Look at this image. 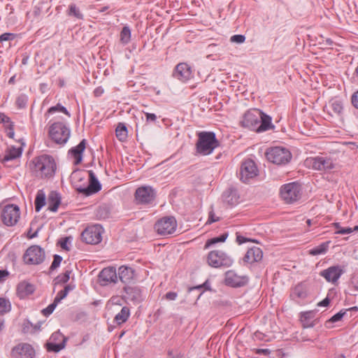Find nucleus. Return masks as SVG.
Returning <instances> with one entry per match:
<instances>
[{
	"mask_svg": "<svg viewBox=\"0 0 358 358\" xmlns=\"http://www.w3.org/2000/svg\"><path fill=\"white\" fill-rule=\"evenodd\" d=\"M240 124L241 127L258 133L274 127L271 117L259 109H251L245 113Z\"/></svg>",
	"mask_w": 358,
	"mask_h": 358,
	"instance_id": "f257e3e1",
	"label": "nucleus"
},
{
	"mask_svg": "<svg viewBox=\"0 0 358 358\" xmlns=\"http://www.w3.org/2000/svg\"><path fill=\"white\" fill-rule=\"evenodd\" d=\"M32 171L36 177L50 178L52 177L57 169L56 163L52 156L43 155L35 157L32 161Z\"/></svg>",
	"mask_w": 358,
	"mask_h": 358,
	"instance_id": "f03ea898",
	"label": "nucleus"
},
{
	"mask_svg": "<svg viewBox=\"0 0 358 358\" xmlns=\"http://www.w3.org/2000/svg\"><path fill=\"white\" fill-rule=\"evenodd\" d=\"M197 136L196 150L201 155H208L220 146V142L213 131H201Z\"/></svg>",
	"mask_w": 358,
	"mask_h": 358,
	"instance_id": "7ed1b4c3",
	"label": "nucleus"
},
{
	"mask_svg": "<svg viewBox=\"0 0 358 358\" xmlns=\"http://www.w3.org/2000/svg\"><path fill=\"white\" fill-rule=\"evenodd\" d=\"M266 159L277 165H285L292 159L290 151L283 147H273L267 149L266 153Z\"/></svg>",
	"mask_w": 358,
	"mask_h": 358,
	"instance_id": "20e7f679",
	"label": "nucleus"
},
{
	"mask_svg": "<svg viewBox=\"0 0 358 358\" xmlns=\"http://www.w3.org/2000/svg\"><path fill=\"white\" fill-rule=\"evenodd\" d=\"M280 196L286 203H293L301 197V187L296 182L283 185L280 190Z\"/></svg>",
	"mask_w": 358,
	"mask_h": 358,
	"instance_id": "39448f33",
	"label": "nucleus"
},
{
	"mask_svg": "<svg viewBox=\"0 0 358 358\" xmlns=\"http://www.w3.org/2000/svg\"><path fill=\"white\" fill-rule=\"evenodd\" d=\"M49 136L57 144H64L70 136V129L62 122H54L49 129Z\"/></svg>",
	"mask_w": 358,
	"mask_h": 358,
	"instance_id": "423d86ee",
	"label": "nucleus"
},
{
	"mask_svg": "<svg viewBox=\"0 0 358 358\" xmlns=\"http://www.w3.org/2000/svg\"><path fill=\"white\" fill-rule=\"evenodd\" d=\"M45 258V250L37 245L29 247L23 255L24 264L28 265H38L42 264Z\"/></svg>",
	"mask_w": 358,
	"mask_h": 358,
	"instance_id": "0eeeda50",
	"label": "nucleus"
},
{
	"mask_svg": "<svg viewBox=\"0 0 358 358\" xmlns=\"http://www.w3.org/2000/svg\"><path fill=\"white\" fill-rule=\"evenodd\" d=\"M232 258L222 250L210 251L207 256V262L213 268L229 267L233 264Z\"/></svg>",
	"mask_w": 358,
	"mask_h": 358,
	"instance_id": "6e6552de",
	"label": "nucleus"
},
{
	"mask_svg": "<svg viewBox=\"0 0 358 358\" xmlns=\"http://www.w3.org/2000/svg\"><path fill=\"white\" fill-rule=\"evenodd\" d=\"M103 229L100 224H94L87 227L80 235L83 242L87 244L96 245L102 240Z\"/></svg>",
	"mask_w": 358,
	"mask_h": 358,
	"instance_id": "1a4fd4ad",
	"label": "nucleus"
},
{
	"mask_svg": "<svg viewBox=\"0 0 358 358\" xmlns=\"http://www.w3.org/2000/svg\"><path fill=\"white\" fill-rule=\"evenodd\" d=\"M20 217V208L15 204H8L1 211V220L5 225L8 227L15 225Z\"/></svg>",
	"mask_w": 358,
	"mask_h": 358,
	"instance_id": "9d476101",
	"label": "nucleus"
},
{
	"mask_svg": "<svg viewBox=\"0 0 358 358\" xmlns=\"http://www.w3.org/2000/svg\"><path fill=\"white\" fill-rule=\"evenodd\" d=\"M171 76L180 82L185 83L194 78V70L187 62H180L174 67Z\"/></svg>",
	"mask_w": 358,
	"mask_h": 358,
	"instance_id": "9b49d317",
	"label": "nucleus"
},
{
	"mask_svg": "<svg viewBox=\"0 0 358 358\" xmlns=\"http://www.w3.org/2000/svg\"><path fill=\"white\" fill-rule=\"evenodd\" d=\"M259 170L255 162L251 159H247L241 164L240 169V180L245 182H249L251 179L257 176Z\"/></svg>",
	"mask_w": 358,
	"mask_h": 358,
	"instance_id": "f8f14e48",
	"label": "nucleus"
},
{
	"mask_svg": "<svg viewBox=\"0 0 358 358\" xmlns=\"http://www.w3.org/2000/svg\"><path fill=\"white\" fill-rule=\"evenodd\" d=\"M177 227V222L173 217H164L155 224V229L158 234L166 236L173 234Z\"/></svg>",
	"mask_w": 358,
	"mask_h": 358,
	"instance_id": "ddd939ff",
	"label": "nucleus"
},
{
	"mask_svg": "<svg viewBox=\"0 0 358 358\" xmlns=\"http://www.w3.org/2000/svg\"><path fill=\"white\" fill-rule=\"evenodd\" d=\"M67 338L65 337L59 331L54 332L49 341L45 344L48 352H58L66 346Z\"/></svg>",
	"mask_w": 358,
	"mask_h": 358,
	"instance_id": "4468645a",
	"label": "nucleus"
},
{
	"mask_svg": "<svg viewBox=\"0 0 358 358\" xmlns=\"http://www.w3.org/2000/svg\"><path fill=\"white\" fill-rule=\"evenodd\" d=\"M156 196L155 189L150 186H143L137 188L135 199L138 204H149L154 201Z\"/></svg>",
	"mask_w": 358,
	"mask_h": 358,
	"instance_id": "2eb2a0df",
	"label": "nucleus"
},
{
	"mask_svg": "<svg viewBox=\"0 0 358 358\" xmlns=\"http://www.w3.org/2000/svg\"><path fill=\"white\" fill-rule=\"evenodd\" d=\"M89 184L87 187L76 186V191L85 196H90L96 194L101 189V185L92 171H89Z\"/></svg>",
	"mask_w": 358,
	"mask_h": 358,
	"instance_id": "dca6fc26",
	"label": "nucleus"
},
{
	"mask_svg": "<svg viewBox=\"0 0 358 358\" xmlns=\"http://www.w3.org/2000/svg\"><path fill=\"white\" fill-rule=\"evenodd\" d=\"M35 350L29 343H19L11 351V355L14 358H34Z\"/></svg>",
	"mask_w": 358,
	"mask_h": 358,
	"instance_id": "f3484780",
	"label": "nucleus"
},
{
	"mask_svg": "<svg viewBox=\"0 0 358 358\" xmlns=\"http://www.w3.org/2000/svg\"><path fill=\"white\" fill-rule=\"evenodd\" d=\"M117 280V274L114 267H106L101 270L98 275V282L101 286H106L110 283H115Z\"/></svg>",
	"mask_w": 358,
	"mask_h": 358,
	"instance_id": "a211bd4d",
	"label": "nucleus"
},
{
	"mask_svg": "<svg viewBox=\"0 0 358 358\" xmlns=\"http://www.w3.org/2000/svg\"><path fill=\"white\" fill-rule=\"evenodd\" d=\"M343 273V268L339 265H336L320 271V275L327 282L334 284L338 281Z\"/></svg>",
	"mask_w": 358,
	"mask_h": 358,
	"instance_id": "6ab92c4d",
	"label": "nucleus"
},
{
	"mask_svg": "<svg viewBox=\"0 0 358 358\" xmlns=\"http://www.w3.org/2000/svg\"><path fill=\"white\" fill-rule=\"evenodd\" d=\"M310 162L313 168L318 171H330L335 167L333 160L327 157L318 156L311 158Z\"/></svg>",
	"mask_w": 358,
	"mask_h": 358,
	"instance_id": "aec40b11",
	"label": "nucleus"
},
{
	"mask_svg": "<svg viewBox=\"0 0 358 358\" xmlns=\"http://www.w3.org/2000/svg\"><path fill=\"white\" fill-rule=\"evenodd\" d=\"M225 283L232 287H240L245 285L248 282L246 276L238 275L234 271H228L225 273Z\"/></svg>",
	"mask_w": 358,
	"mask_h": 358,
	"instance_id": "412c9836",
	"label": "nucleus"
},
{
	"mask_svg": "<svg viewBox=\"0 0 358 358\" xmlns=\"http://www.w3.org/2000/svg\"><path fill=\"white\" fill-rule=\"evenodd\" d=\"M49 7L48 3L45 2L38 3L33 8V10L27 13L29 18H31L32 21L39 22L43 16L47 13Z\"/></svg>",
	"mask_w": 358,
	"mask_h": 358,
	"instance_id": "4be33fe9",
	"label": "nucleus"
},
{
	"mask_svg": "<svg viewBox=\"0 0 358 358\" xmlns=\"http://www.w3.org/2000/svg\"><path fill=\"white\" fill-rule=\"evenodd\" d=\"M263 252L258 247H252L249 248L243 258L244 263L252 264L258 262L262 259Z\"/></svg>",
	"mask_w": 358,
	"mask_h": 358,
	"instance_id": "5701e85b",
	"label": "nucleus"
},
{
	"mask_svg": "<svg viewBox=\"0 0 358 358\" xmlns=\"http://www.w3.org/2000/svg\"><path fill=\"white\" fill-rule=\"evenodd\" d=\"M239 195L237 189L234 187H229L222 194L224 203L230 206H236L239 202Z\"/></svg>",
	"mask_w": 358,
	"mask_h": 358,
	"instance_id": "b1692460",
	"label": "nucleus"
},
{
	"mask_svg": "<svg viewBox=\"0 0 358 358\" xmlns=\"http://www.w3.org/2000/svg\"><path fill=\"white\" fill-rule=\"evenodd\" d=\"M87 141L85 139H83L80 143L71 148L69 151V153L73 157L75 165H78L80 164L83 161V153L86 148Z\"/></svg>",
	"mask_w": 358,
	"mask_h": 358,
	"instance_id": "393cba45",
	"label": "nucleus"
},
{
	"mask_svg": "<svg viewBox=\"0 0 358 358\" xmlns=\"http://www.w3.org/2000/svg\"><path fill=\"white\" fill-rule=\"evenodd\" d=\"M124 291L128 299L135 302L142 300V291L139 287L127 285L124 287Z\"/></svg>",
	"mask_w": 358,
	"mask_h": 358,
	"instance_id": "a878e982",
	"label": "nucleus"
},
{
	"mask_svg": "<svg viewBox=\"0 0 358 358\" xmlns=\"http://www.w3.org/2000/svg\"><path fill=\"white\" fill-rule=\"evenodd\" d=\"M35 291V287L31 283L27 281L20 282L17 286V295L22 299L26 298L27 296L33 294Z\"/></svg>",
	"mask_w": 358,
	"mask_h": 358,
	"instance_id": "bb28decb",
	"label": "nucleus"
},
{
	"mask_svg": "<svg viewBox=\"0 0 358 358\" xmlns=\"http://www.w3.org/2000/svg\"><path fill=\"white\" fill-rule=\"evenodd\" d=\"M119 279L122 283L127 284L134 278V270L127 266H121L118 269Z\"/></svg>",
	"mask_w": 358,
	"mask_h": 358,
	"instance_id": "cd10ccee",
	"label": "nucleus"
},
{
	"mask_svg": "<svg viewBox=\"0 0 358 358\" xmlns=\"http://www.w3.org/2000/svg\"><path fill=\"white\" fill-rule=\"evenodd\" d=\"M61 203L59 194L55 191H52L48 197V209L52 212H56Z\"/></svg>",
	"mask_w": 358,
	"mask_h": 358,
	"instance_id": "c85d7f7f",
	"label": "nucleus"
},
{
	"mask_svg": "<svg viewBox=\"0 0 358 358\" xmlns=\"http://www.w3.org/2000/svg\"><path fill=\"white\" fill-rule=\"evenodd\" d=\"M307 296V292L302 284H298L294 287L290 294L292 300L298 301L299 299H304Z\"/></svg>",
	"mask_w": 358,
	"mask_h": 358,
	"instance_id": "c756f323",
	"label": "nucleus"
},
{
	"mask_svg": "<svg viewBox=\"0 0 358 358\" xmlns=\"http://www.w3.org/2000/svg\"><path fill=\"white\" fill-rule=\"evenodd\" d=\"M315 317L314 311H307L301 314V322L303 328L313 327L315 324L313 321Z\"/></svg>",
	"mask_w": 358,
	"mask_h": 358,
	"instance_id": "7c9ffc66",
	"label": "nucleus"
},
{
	"mask_svg": "<svg viewBox=\"0 0 358 358\" xmlns=\"http://www.w3.org/2000/svg\"><path fill=\"white\" fill-rule=\"evenodd\" d=\"M130 315V310L127 306H124L122 308L120 313H118L115 318L114 322L117 323V325H121L122 324L126 322L129 317Z\"/></svg>",
	"mask_w": 358,
	"mask_h": 358,
	"instance_id": "2f4dec72",
	"label": "nucleus"
},
{
	"mask_svg": "<svg viewBox=\"0 0 358 358\" xmlns=\"http://www.w3.org/2000/svg\"><path fill=\"white\" fill-rule=\"evenodd\" d=\"M66 15L69 17H75L78 20H83L84 15L80 8L75 4L71 3L66 10Z\"/></svg>",
	"mask_w": 358,
	"mask_h": 358,
	"instance_id": "473e14b6",
	"label": "nucleus"
},
{
	"mask_svg": "<svg viewBox=\"0 0 358 358\" xmlns=\"http://www.w3.org/2000/svg\"><path fill=\"white\" fill-rule=\"evenodd\" d=\"M110 214V208L106 205L99 206L95 211V216L98 220H106Z\"/></svg>",
	"mask_w": 358,
	"mask_h": 358,
	"instance_id": "72a5a7b5",
	"label": "nucleus"
},
{
	"mask_svg": "<svg viewBox=\"0 0 358 358\" xmlns=\"http://www.w3.org/2000/svg\"><path fill=\"white\" fill-rule=\"evenodd\" d=\"M22 155V148H16L15 147H12L5 155L3 158L2 159V162L4 163L6 162L15 159L19 157Z\"/></svg>",
	"mask_w": 358,
	"mask_h": 358,
	"instance_id": "f704fd0d",
	"label": "nucleus"
},
{
	"mask_svg": "<svg viewBox=\"0 0 358 358\" xmlns=\"http://www.w3.org/2000/svg\"><path fill=\"white\" fill-rule=\"evenodd\" d=\"M45 204V194L43 190H38L35 199V210L39 212Z\"/></svg>",
	"mask_w": 358,
	"mask_h": 358,
	"instance_id": "c9c22d12",
	"label": "nucleus"
},
{
	"mask_svg": "<svg viewBox=\"0 0 358 358\" xmlns=\"http://www.w3.org/2000/svg\"><path fill=\"white\" fill-rule=\"evenodd\" d=\"M330 241H326L321 243L320 245L312 248L309 250V254L313 256L324 254L328 250Z\"/></svg>",
	"mask_w": 358,
	"mask_h": 358,
	"instance_id": "e433bc0d",
	"label": "nucleus"
},
{
	"mask_svg": "<svg viewBox=\"0 0 358 358\" xmlns=\"http://www.w3.org/2000/svg\"><path fill=\"white\" fill-rule=\"evenodd\" d=\"M116 136L120 141H124L127 137V128L123 123H119L115 129Z\"/></svg>",
	"mask_w": 358,
	"mask_h": 358,
	"instance_id": "4c0bfd02",
	"label": "nucleus"
},
{
	"mask_svg": "<svg viewBox=\"0 0 358 358\" xmlns=\"http://www.w3.org/2000/svg\"><path fill=\"white\" fill-rule=\"evenodd\" d=\"M330 107L336 115H341L343 110V103L341 100L333 99L330 101Z\"/></svg>",
	"mask_w": 358,
	"mask_h": 358,
	"instance_id": "58836bf2",
	"label": "nucleus"
},
{
	"mask_svg": "<svg viewBox=\"0 0 358 358\" xmlns=\"http://www.w3.org/2000/svg\"><path fill=\"white\" fill-rule=\"evenodd\" d=\"M228 236V233H224L221 234L220 236L214 237L212 238L208 239L204 246V248L206 249L209 248L210 246L215 245L217 243H222L224 242Z\"/></svg>",
	"mask_w": 358,
	"mask_h": 358,
	"instance_id": "ea45409f",
	"label": "nucleus"
},
{
	"mask_svg": "<svg viewBox=\"0 0 358 358\" xmlns=\"http://www.w3.org/2000/svg\"><path fill=\"white\" fill-rule=\"evenodd\" d=\"M131 40V30L128 26H124L120 32V41L122 44L129 43Z\"/></svg>",
	"mask_w": 358,
	"mask_h": 358,
	"instance_id": "a19ab883",
	"label": "nucleus"
},
{
	"mask_svg": "<svg viewBox=\"0 0 358 358\" xmlns=\"http://www.w3.org/2000/svg\"><path fill=\"white\" fill-rule=\"evenodd\" d=\"M11 309V305L8 300L0 297V315L8 313Z\"/></svg>",
	"mask_w": 358,
	"mask_h": 358,
	"instance_id": "79ce46f5",
	"label": "nucleus"
},
{
	"mask_svg": "<svg viewBox=\"0 0 358 358\" xmlns=\"http://www.w3.org/2000/svg\"><path fill=\"white\" fill-rule=\"evenodd\" d=\"M71 270H66L65 272L59 275L55 279V284H64L67 282L70 279Z\"/></svg>",
	"mask_w": 358,
	"mask_h": 358,
	"instance_id": "37998d69",
	"label": "nucleus"
},
{
	"mask_svg": "<svg viewBox=\"0 0 358 358\" xmlns=\"http://www.w3.org/2000/svg\"><path fill=\"white\" fill-rule=\"evenodd\" d=\"M334 227L336 229V234H349L352 233L351 227H342L338 222L333 224Z\"/></svg>",
	"mask_w": 358,
	"mask_h": 358,
	"instance_id": "c03bdc74",
	"label": "nucleus"
},
{
	"mask_svg": "<svg viewBox=\"0 0 358 358\" xmlns=\"http://www.w3.org/2000/svg\"><path fill=\"white\" fill-rule=\"evenodd\" d=\"M28 101V97L25 94L20 95L15 101V104L19 109L26 108Z\"/></svg>",
	"mask_w": 358,
	"mask_h": 358,
	"instance_id": "a18cd8bd",
	"label": "nucleus"
},
{
	"mask_svg": "<svg viewBox=\"0 0 358 358\" xmlns=\"http://www.w3.org/2000/svg\"><path fill=\"white\" fill-rule=\"evenodd\" d=\"M16 37V34L13 33H3L0 35V43H3V42H10L14 40Z\"/></svg>",
	"mask_w": 358,
	"mask_h": 358,
	"instance_id": "49530a36",
	"label": "nucleus"
},
{
	"mask_svg": "<svg viewBox=\"0 0 358 358\" xmlns=\"http://www.w3.org/2000/svg\"><path fill=\"white\" fill-rule=\"evenodd\" d=\"M56 111L62 112L64 114H66V115H68L69 117H70V113H69L67 109L65 107L61 106L59 103H58V104H57V106H52L48 109L49 113H53Z\"/></svg>",
	"mask_w": 358,
	"mask_h": 358,
	"instance_id": "de8ad7c7",
	"label": "nucleus"
},
{
	"mask_svg": "<svg viewBox=\"0 0 358 358\" xmlns=\"http://www.w3.org/2000/svg\"><path fill=\"white\" fill-rule=\"evenodd\" d=\"M62 261V257L59 255H55L53 256V262L50 267V271H52L59 266Z\"/></svg>",
	"mask_w": 358,
	"mask_h": 358,
	"instance_id": "09e8293b",
	"label": "nucleus"
},
{
	"mask_svg": "<svg viewBox=\"0 0 358 358\" xmlns=\"http://www.w3.org/2000/svg\"><path fill=\"white\" fill-rule=\"evenodd\" d=\"M57 304L58 303H56L55 301L54 300L53 302L51 304H50L47 308L42 310V314L44 316L48 317V315L52 313V312L57 307Z\"/></svg>",
	"mask_w": 358,
	"mask_h": 358,
	"instance_id": "8fccbe9b",
	"label": "nucleus"
},
{
	"mask_svg": "<svg viewBox=\"0 0 358 358\" xmlns=\"http://www.w3.org/2000/svg\"><path fill=\"white\" fill-rule=\"evenodd\" d=\"M346 310H341L340 312L337 313L334 315H333L329 320L327 321V323H334L338 321H340L342 320L343 316L345 315Z\"/></svg>",
	"mask_w": 358,
	"mask_h": 358,
	"instance_id": "3c124183",
	"label": "nucleus"
},
{
	"mask_svg": "<svg viewBox=\"0 0 358 358\" xmlns=\"http://www.w3.org/2000/svg\"><path fill=\"white\" fill-rule=\"evenodd\" d=\"M220 220V217L215 216L213 208V206H211L210 210L208 213V218L206 222V224H212L213 222H218Z\"/></svg>",
	"mask_w": 358,
	"mask_h": 358,
	"instance_id": "603ef678",
	"label": "nucleus"
},
{
	"mask_svg": "<svg viewBox=\"0 0 358 358\" xmlns=\"http://www.w3.org/2000/svg\"><path fill=\"white\" fill-rule=\"evenodd\" d=\"M230 41L233 43H242L245 41V36L242 34H235L231 37Z\"/></svg>",
	"mask_w": 358,
	"mask_h": 358,
	"instance_id": "864d4df0",
	"label": "nucleus"
},
{
	"mask_svg": "<svg viewBox=\"0 0 358 358\" xmlns=\"http://www.w3.org/2000/svg\"><path fill=\"white\" fill-rule=\"evenodd\" d=\"M236 242L239 244V245H241L243 243H245L246 242H253V243H257V241L255 239H250V238H245L241 235H239V234H236Z\"/></svg>",
	"mask_w": 358,
	"mask_h": 358,
	"instance_id": "5fc2aeb1",
	"label": "nucleus"
},
{
	"mask_svg": "<svg viewBox=\"0 0 358 358\" xmlns=\"http://www.w3.org/2000/svg\"><path fill=\"white\" fill-rule=\"evenodd\" d=\"M13 122L9 117L5 115L3 113H0V124H4L5 128Z\"/></svg>",
	"mask_w": 358,
	"mask_h": 358,
	"instance_id": "6e6d98bb",
	"label": "nucleus"
},
{
	"mask_svg": "<svg viewBox=\"0 0 358 358\" xmlns=\"http://www.w3.org/2000/svg\"><path fill=\"white\" fill-rule=\"evenodd\" d=\"M67 296V293L64 289L59 291L57 296L55 298V301L56 303H59L62 299H64Z\"/></svg>",
	"mask_w": 358,
	"mask_h": 358,
	"instance_id": "4d7b16f0",
	"label": "nucleus"
},
{
	"mask_svg": "<svg viewBox=\"0 0 358 358\" xmlns=\"http://www.w3.org/2000/svg\"><path fill=\"white\" fill-rule=\"evenodd\" d=\"M6 129L8 130L7 131V136L9 138H13V137L15 136L14 123L13 122H10V124H8V127H6Z\"/></svg>",
	"mask_w": 358,
	"mask_h": 358,
	"instance_id": "13d9d810",
	"label": "nucleus"
},
{
	"mask_svg": "<svg viewBox=\"0 0 358 358\" xmlns=\"http://www.w3.org/2000/svg\"><path fill=\"white\" fill-rule=\"evenodd\" d=\"M351 102L353 106L358 109V91H355L352 95Z\"/></svg>",
	"mask_w": 358,
	"mask_h": 358,
	"instance_id": "bf43d9fd",
	"label": "nucleus"
},
{
	"mask_svg": "<svg viewBox=\"0 0 358 358\" xmlns=\"http://www.w3.org/2000/svg\"><path fill=\"white\" fill-rule=\"evenodd\" d=\"M177 296L178 294L176 292H169L164 295V298L169 301H173L176 299Z\"/></svg>",
	"mask_w": 358,
	"mask_h": 358,
	"instance_id": "052dcab7",
	"label": "nucleus"
},
{
	"mask_svg": "<svg viewBox=\"0 0 358 358\" xmlns=\"http://www.w3.org/2000/svg\"><path fill=\"white\" fill-rule=\"evenodd\" d=\"M69 241V238L68 237H66L64 238H62L60 241H59V244H60V246L62 249L64 250H69V248H68L67 246V242Z\"/></svg>",
	"mask_w": 358,
	"mask_h": 358,
	"instance_id": "680f3d73",
	"label": "nucleus"
},
{
	"mask_svg": "<svg viewBox=\"0 0 358 358\" xmlns=\"http://www.w3.org/2000/svg\"><path fill=\"white\" fill-rule=\"evenodd\" d=\"M9 273L6 270H0V282L5 280L6 278L8 277Z\"/></svg>",
	"mask_w": 358,
	"mask_h": 358,
	"instance_id": "e2e57ef3",
	"label": "nucleus"
},
{
	"mask_svg": "<svg viewBox=\"0 0 358 358\" xmlns=\"http://www.w3.org/2000/svg\"><path fill=\"white\" fill-rule=\"evenodd\" d=\"M147 121L155 122L157 116L154 113H145Z\"/></svg>",
	"mask_w": 358,
	"mask_h": 358,
	"instance_id": "0e129e2a",
	"label": "nucleus"
},
{
	"mask_svg": "<svg viewBox=\"0 0 358 358\" xmlns=\"http://www.w3.org/2000/svg\"><path fill=\"white\" fill-rule=\"evenodd\" d=\"M330 303V300L328 297L325 298L324 299H323L322 301H320L319 303H318V306H328L329 304Z\"/></svg>",
	"mask_w": 358,
	"mask_h": 358,
	"instance_id": "69168bd1",
	"label": "nucleus"
},
{
	"mask_svg": "<svg viewBox=\"0 0 358 358\" xmlns=\"http://www.w3.org/2000/svg\"><path fill=\"white\" fill-rule=\"evenodd\" d=\"M29 59V55H27V54L22 55V64H23V65L27 64Z\"/></svg>",
	"mask_w": 358,
	"mask_h": 358,
	"instance_id": "338daca9",
	"label": "nucleus"
},
{
	"mask_svg": "<svg viewBox=\"0 0 358 358\" xmlns=\"http://www.w3.org/2000/svg\"><path fill=\"white\" fill-rule=\"evenodd\" d=\"M257 353L268 355V354H270V350L268 349H259L257 350Z\"/></svg>",
	"mask_w": 358,
	"mask_h": 358,
	"instance_id": "774afa93",
	"label": "nucleus"
}]
</instances>
